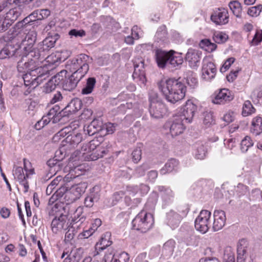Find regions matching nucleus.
<instances>
[{
	"label": "nucleus",
	"mask_w": 262,
	"mask_h": 262,
	"mask_svg": "<svg viewBox=\"0 0 262 262\" xmlns=\"http://www.w3.org/2000/svg\"><path fill=\"white\" fill-rule=\"evenodd\" d=\"M23 60L21 58L18 61L17 70L19 72H26L22 75L24 84L34 89L49 77L50 70L46 64L40 66V61L34 58H29L28 61L24 63Z\"/></svg>",
	"instance_id": "nucleus-1"
},
{
	"label": "nucleus",
	"mask_w": 262,
	"mask_h": 262,
	"mask_svg": "<svg viewBox=\"0 0 262 262\" xmlns=\"http://www.w3.org/2000/svg\"><path fill=\"white\" fill-rule=\"evenodd\" d=\"M26 27L18 28L16 25L11 34L4 35L0 38V43L13 41L16 45L20 43L23 47L24 53L21 59L25 57H31V52L35 49L34 43L36 40L37 33L34 30L27 31Z\"/></svg>",
	"instance_id": "nucleus-2"
},
{
	"label": "nucleus",
	"mask_w": 262,
	"mask_h": 262,
	"mask_svg": "<svg viewBox=\"0 0 262 262\" xmlns=\"http://www.w3.org/2000/svg\"><path fill=\"white\" fill-rule=\"evenodd\" d=\"M158 87L165 99L172 104L185 96L186 86L180 78L162 79L158 82Z\"/></svg>",
	"instance_id": "nucleus-3"
},
{
	"label": "nucleus",
	"mask_w": 262,
	"mask_h": 262,
	"mask_svg": "<svg viewBox=\"0 0 262 262\" xmlns=\"http://www.w3.org/2000/svg\"><path fill=\"white\" fill-rule=\"evenodd\" d=\"M92 58L85 54H80L67 61L66 68L72 74L83 77L89 70V64Z\"/></svg>",
	"instance_id": "nucleus-4"
},
{
	"label": "nucleus",
	"mask_w": 262,
	"mask_h": 262,
	"mask_svg": "<svg viewBox=\"0 0 262 262\" xmlns=\"http://www.w3.org/2000/svg\"><path fill=\"white\" fill-rule=\"evenodd\" d=\"M48 35L42 42L35 47L34 51L31 52V57L38 60L40 63L45 60V56L47 55L49 51L54 47L60 37L56 33H54L53 35L49 33Z\"/></svg>",
	"instance_id": "nucleus-5"
},
{
	"label": "nucleus",
	"mask_w": 262,
	"mask_h": 262,
	"mask_svg": "<svg viewBox=\"0 0 262 262\" xmlns=\"http://www.w3.org/2000/svg\"><path fill=\"white\" fill-rule=\"evenodd\" d=\"M189 211V208L187 205L179 207L177 211L170 210L166 214V224L172 229L177 228L182 220L187 216Z\"/></svg>",
	"instance_id": "nucleus-6"
},
{
	"label": "nucleus",
	"mask_w": 262,
	"mask_h": 262,
	"mask_svg": "<svg viewBox=\"0 0 262 262\" xmlns=\"http://www.w3.org/2000/svg\"><path fill=\"white\" fill-rule=\"evenodd\" d=\"M154 223L152 214L145 211H141L132 221L133 228L142 233H145L150 230Z\"/></svg>",
	"instance_id": "nucleus-7"
},
{
	"label": "nucleus",
	"mask_w": 262,
	"mask_h": 262,
	"mask_svg": "<svg viewBox=\"0 0 262 262\" xmlns=\"http://www.w3.org/2000/svg\"><path fill=\"white\" fill-rule=\"evenodd\" d=\"M5 47L0 51V59H10L14 62H18L17 59L21 56L19 45H14L13 41L6 42Z\"/></svg>",
	"instance_id": "nucleus-8"
},
{
	"label": "nucleus",
	"mask_w": 262,
	"mask_h": 262,
	"mask_svg": "<svg viewBox=\"0 0 262 262\" xmlns=\"http://www.w3.org/2000/svg\"><path fill=\"white\" fill-rule=\"evenodd\" d=\"M134 71L132 77L134 80L139 85H145L146 82L144 60L142 57L136 58L134 61Z\"/></svg>",
	"instance_id": "nucleus-9"
},
{
	"label": "nucleus",
	"mask_w": 262,
	"mask_h": 262,
	"mask_svg": "<svg viewBox=\"0 0 262 262\" xmlns=\"http://www.w3.org/2000/svg\"><path fill=\"white\" fill-rule=\"evenodd\" d=\"M216 72L217 69L212 58L209 57L204 58L202 61V78L206 81H210L215 78Z\"/></svg>",
	"instance_id": "nucleus-10"
},
{
	"label": "nucleus",
	"mask_w": 262,
	"mask_h": 262,
	"mask_svg": "<svg viewBox=\"0 0 262 262\" xmlns=\"http://www.w3.org/2000/svg\"><path fill=\"white\" fill-rule=\"evenodd\" d=\"M211 212L204 210L201 211L199 215L196 217L194 222L195 229L202 232L205 233L209 228V219L211 216Z\"/></svg>",
	"instance_id": "nucleus-11"
},
{
	"label": "nucleus",
	"mask_w": 262,
	"mask_h": 262,
	"mask_svg": "<svg viewBox=\"0 0 262 262\" xmlns=\"http://www.w3.org/2000/svg\"><path fill=\"white\" fill-rule=\"evenodd\" d=\"M202 52L199 50L189 48L185 56L188 66L193 69H196L200 66Z\"/></svg>",
	"instance_id": "nucleus-12"
},
{
	"label": "nucleus",
	"mask_w": 262,
	"mask_h": 262,
	"mask_svg": "<svg viewBox=\"0 0 262 262\" xmlns=\"http://www.w3.org/2000/svg\"><path fill=\"white\" fill-rule=\"evenodd\" d=\"M196 110L197 106L191 100H187L181 108V115L178 117L183 118L185 122L190 123Z\"/></svg>",
	"instance_id": "nucleus-13"
},
{
	"label": "nucleus",
	"mask_w": 262,
	"mask_h": 262,
	"mask_svg": "<svg viewBox=\"0 0 262 262\" xmlns=\"http://www.w3.org/2000/svg\"><path fill=\"white\" fill-rule=\"evenodd\" d=\"M68 216L61 212L59 217L56 216L52 221L51 228L52 231L55 233L67 230L69 227V223L67 222Z\"/></svg>",
	"instance_id": "nucleus-14"
},
{
	"label": "nucleus",
	"mask_w": 262,
	"mask_h": 262,
	"mask_svg": "<svg viewBox=\"0 0 262 262\" xmlns=\"http://www.w3.org/2000/svg\"><path fill=\"white\" fill-rule=\"evenodd\" d=\"M111 236V233L110 232H106L102 235L100 241L96 243L95 246V249L92 253L93 257L99 255L100 252L112 244V241L110 240Z\"/></svg>",
	"instance_id": "nucleus-15"
},
{
	"label": "nucleus",
	"mask_w": 262,
	"mask_h": 262,
	"mask_svg": "<svg viewBox=\"0 0 262 262\" xmlns=\"http://www.w3.org/2000/svg\"><path fill=\"white\" fill-rule=\"evenodd\" d=\"M210 19L216 25H225L229 21L228 12L225 8H219L213 12Z\"/></svg>",
	"instance_id": "nucleus-16"
},
{
	"label": "nucleus",
	"mask_w": 262,
	"mask_h": 262,
	"mask_svg": "<svg viewBox=\"0 0 262 262\" xmlns=\"http://www.w3.org/2000/svg\"><path fill=\"white\" fill-rule=\"evenodd\" d=\"M82 106V102L80 99L78 98L73 99L61 111V114L64 117H69L80 110Z\"/></svg>",
	"instance_id": "nucleus-17"
},
{
	"label": "nucleus",
	"mask_w": 262,
	"mask_h": 262,
	"mask_svg": "<svg viewBox=\"0 0 262 262\" xmlns=\"http://www.w3.org/2000/svg\"><path fill=\"white\" fill-rule=\"evenodd\" d=\"M166 127L169 128L170 133L172 137L177 136L182 134L185 128L184 121L183 118L177 117L171 123H167Z\"/></svg>",
	"instance_id": "nucleus-18"
},
{
	"label": "nucleus",
	"mask_w": 262,
	"mask_h": 262,
	"mask_svg": "<svg viewBox=\"0 0 262 262\" xmlns=\"http://www.w3.org/2000/svg\"><path fill=\"white\" fill-rule=\"evenodd\" d=\"M167 107L164 103H157L150 104L149 112L150 116L154 119L163 118L166 114Z\"/></svg>",
	"instance_id": "nucleus-19"
},
{
	"label": "nucleus",
	"mask_w": 262,
	"mask_h": 262,
	"mask_svg": "<svg viewBox=\"0 0 262 262\" xmlns=\"http://www.w3.org/2000/svg\"><path fill=\"white\" fill-rule=\"evenodd\" d=\"M233 98L234 95L229 90L223 89L215 96L212 102L215 104H225L232 100Z\"/></svg>",
	"instance_id": "nucleus-20"
},
{
	"label": "nucleus",
	"mask_w": 262,
	"mask_h": 262,
	"mask_svg": "<svg viewBox=\"0 0 262 262\" xmlns=\"http://www.w3.org/2000/svg\"><path fill=\"white\" fill-rule=\"evenodd\" d=\"M213 217V230L214 231H219L225 225L226 221L225 212L223 210H216L214 211Z\"/></svg>",
	"instance_id": "nucleus-21"
},
{
	"label": "nucleus",
	"mask_w": 262,
	"mask_h": 262,
	"mask_svg": "<svg viewBox=\"0 0 262 262\" xmlns=\"http://www.w3.org/2000/svg\"><path fill=\"white\" fill-rule=\"evenodd\" d=\"M65 155V154L63 155L61 150L56 151L55 157L47 161V164L48 166L54 169V171L60 170L63 166L61 161L64 158Z\"/></svg>",
	"instance_id": "nucleus-22"
},
{
	"label": "nucleus",
	"mask_w": 262,
	"mask_h": 262,
	"mask_svg": "<svg viewBox=\"0 0 262 262\" xmlns=\"http://www.w3.org/2000/svg\"><path fill=\"white\" fill-rule=\"evenodd\" d=\"M149 190V188L147 185L141 184L139 187L137 186L127 187L126 192H128V195H134L139 193L140 195H145L147 194ZM116 193H117L118 195H127L126 193H124L122 191L117 192Z\"/></svg>",
	"instance_id": "nucleus-23"
},
{
	"label": "nucleus",
	"mask_w": 262,
	"mask_h": 262,
	"mask_svg": "<svg viewBox=\"0 0 262 262\" xmlns=\"http://www.w3.org/2000/svg\"><path fill=\"white\" fill-rule=\"evenodd\" d=\"M169 51L157 49L155 51V57L159 68L164 69L168 66Z\"/></svg>",
	"instance_id": "nucleus-24"
},
{
	"label": "nucleus",
	"mask_w": 262,
	"mask_h": 262,
	"mask_svg": "<svg viewBox=\"0 0 262 262\" xmlns=\"http://www.w3.org/2000/svg\"><path fill=\"white\" fill-rule=\"evenodd\" d=\"M13 174L15 179H17L19 182L23 185V191L27 192L29 189L28 183L26 181L29 178L27 177V174L24 172L23 168L21 167H17L13 170Z\"/></svg>",
	"instance_id": "nucleus-25"
},
{
	"label": "nucleus",
	"mask_w": 262,
	"mask_h": 262,
	"mask_svg": "<svg viewBox=\"0 0 262 262\" xmlns=\"http://www.w3.org/2000/svg\"><path fill=\"white\" fill-rule=\"evenodd\" d=\"M247 247L248 243L246 239H242L239 241L237 247L236 262H245V259L247 256Z\"/></svg>",
	"instance_id": "nucleus-26"
},
{
	"label": "nucleus",
	"mask_w": 262,
	"mask_h": 262,
	"mask_svg": "<svg viewBox=\"0 0 262 262\" xmlns=\"http://www.w3.org/2000/svg\"><path fill=\"white\" fill-rule=\"evenodd\" d=\"M87 214L84 212V207H78L73 213L71 216V223L80 224L83 223L86 220Z\"/></svg>",
	"instance_id": "nucleus-27"
},
{
	"label": "nucleus",
	"mask_w": 262,
	"mask_h": 262,
	"mask_svg": "<svg viewBox=\"0 0 262 262\" xmlns=\"http://www.w3.org/2000/svg\"><path fill=\"white\" fill-rule=\"evenodd\" d=\"M169 58L168 61V65H171L172 67L175 68L181 65L183 62V57L181 53L176 52L173 50L169 51Z\"/></svg>",
	"instance_id": "nucleus-28"
},
{
	"label": "nucleus",
	"mask_w": 262,
	"mask_h": 262,
	"mask_svg": "<svg viewBox=\"0 0 262 262\" xmlns=\"http://www.w3.org/2000/svg\"><path fill=\"white\" fill-rule=\"evenodd\" d=\"M76 74H72L69 77L68 80H67L66 82H64L63 84L64 90L71 91L77 86L78 83L83 77H81Z\"/></svg>",
	"instance_id": "nucleus-29"
},
{
	"label": "nucleus",
	"mask_w": 262,
	"mask_h": 262,
	"mask_svg": "<svg viewBox=\"0 0 262 262\" xmlns=\"http://www.w3.org/2000/svg\"><path fill=\"white\" fill-rule=\"evenodd\" d=\"M47 117L52 120L53 123H56L64 117L61 114V111L59 105H55L51 108L47 114Z\"/></svg>",
	"instance_id": "nucleus-30"
},
{
	"label": "nucleus",
	"mask_w": 262,
	"mask_h": 262,
	"mask_svg": "<svg viewBox=\"0 0 262 262\" xmlns=\"http://www.w3.org/2000/svg\"><path fill=\"white\" fill-rule=\"evenodd\" d=\"M39 20L38 17V11H34L31 14L26 17L21 21H18L16 24V27L20 28L23 27H27V25H31V23Z\"/></svg>",
	"instance_id": "nucleus-31"
},
{
	"label": "nucleus",
	"mask_w": 262,
	"mask_h": 262,
	"mask_svg": "<svg viewBox=\"0 0 262 262\" xmlns=\"http://www.w3.org/2000/svg\"><path fill=\"white\" fill-rule=\"evenodd\" d=\"M108 150L104 146L98 147L96 150L89 155L87 157L88 161H95L99 158H102L108 154Z\"/></svg>",
	"instance_id": "nucleus-32"
},
{
	"label": "nucleus",
	"mask_w": 262,
	"mask_h": 262,
	"mask_svg": "<svg viewBox=\"0 0 262 262\" xmlns=\"http://www.w3.org/2000/svg\"><path fill=\"white\" fill-rule=\"evenodd\" d=\"M198 186L202 187L204 193H207L213 186V182L211 180L201 179L193 184V188H196Z\"/></svg>",
	"instance_id": "nucleus-33"
},
{
	"label": "nucleus",
	"mask_w": 262,
	"mask_h": 262,
	"mask_svg": "<svg viewBox=\"0 0 262 262\" xmlns=\"http://www.w3.org/2000/svg\"><path fill=\"white\" fill-rule=\"evenodd\" d=\"M82 140V136L80 133H73L69 135L65 139L66 142L72 147L77 146Z\"/></svg>",
	"instance_id": "nucleus-34"
},
{
	"label": "nucleus",
	"mask_w": 262,
	"mask_h": 262,
	"mask_svg": "<svg viewBox=\"0 0 262 262\" xmlns=\"http://www.w3.org/2000/svg\"><path fill=\"white\" fill-rule=\"evenodd\" d=\"M176 242L173 239H169L164 243L161 250L162 255L169 257L173 252Z\"/></svg>",
	"instance_id": "nucleus-35"
},
{
	"label": "nucleus",
	"mask_w": 262,
	"mask_h": 262,
	"mask_svg": "<svg viewBox=\"0 0 262 262\" xmlns=\"http://www.w3.org/2000/svg\"><path fill=\"white\" fill-rule=\"evenodd\" d=\"M179 166V161L175 159L169 160L165 164L164 167L160 170L162 174L176 170Z\"/></svg>",
	"instance_id": "nucleus-36"
},
{
	"label": "nucleus",
	"mask_w": 262,
	"mask_h": 262,
	"mask_svg": "<svg viewBox=\"0 0 262 262\" xmlns=\"http://www.w3.org/2000/svg\"><path fill=\"white\" fill-rule=\"evenodd\" d=\"M195 157L198 159H204L207 155V150L202 142H196L194 145Z\"/></svg>",
	"instance_id": "nucleus-37"
},
{
	"label": "nucleus",
	"mask_w": 262,
	"mask_h": 262,
	"mask_svg": "<svg viewBox=\"0 0 262 262\" xmlns=\"http://www.w3.org/2000/svg\"><path fill=\"white\" fill-rule=\"evenodd\" d=\"M250 130L255 136L262 133V118L260 117L257 116L253 118Z\"/></svg>",
	"instance_id": "nucleus-38"
},
{
	"label": "nucleus",
	"mask_w": 262,
	"mask_h": 262,
	"mask_svg": "<svg viewBox=\"0 0 262 262\" xmlns=\"http://www.w3.org/2000/svg\"><path fill=\"white\" fill-rule=\"evenodd\" d=\"M69 203L66 202V198H59L58 200H57V202L52 207V209L55 212L63 210L66 213L69 211Z\"/></svg>",
	"instance_id": "nucleus-39"
},
{
	"label": "nucleus",
	"mask_w": 262,
	"mask_h": 262,
	"mask_svg": "<svg viewBox=\"0 0 262 262\" xmlns=\"http://www.w3.org/2000/svg\"><path fill=\"white\" fill-rule=\"evenodd\" d=\"M96 82V79L94 77L86 79V84L82 89L81 93L85 95L91 94L94 89Z\"/></svg>",
	"instance_id": "nucleus-40"
},
{
	"label": "nucleus",
	"mask_w": 262,
	"mask_h": 262,
	"mask_svg": "<svg viewBox=\"0 0 262 262\" xmlns=\"http://www.w3.org/2000/svg\"><path fill=\"white\" fill-rule=\"evenodd\" d=\"M66 57H61V53L57 52L55 54H51L48 55L47 57L45 56V60H46L47 62L49 64L57 65L60 62L64 61Z\"/></svg>",
	"instance_id": "nucleus-41"
},
{
	"label": "nucleus",
	"mask_w": 262,
	"mask_h": 262,
	"mask_svg": "<svg viewBox=\"0 0 262 262\" xmlns=\"http://www.w3.org/2000/svg\"><path fill=\"white\" fill-rule=\"evenodd\" d=\"M155 38L157 42H165L167 40V33L165 26H162L158 29Z\"/></svg>",
	"instance_id": "nucleus-42"
},
{
	"label": "nucleus",
	"mask_w": 262,
	"mask_h": 262,
	"mask_svg": "<svg viewBox=\"0 0 262 262\" xmlns=\"http://www.w3.org/2000/svg\"><path fill=\"white\" fill-rule=\"evenodd\" d=\"M67 70H61L60 72L58 73L56 75L52 78L54 81V82L58 85L63 84L67 80Z\"/></svg>",
	"instance_id": "nucleus-43"
},
{
	"label": "nucleus",
	"mask_w": 262,
	"mask_h": 262,
	"mask_svg": "<svg viewBox=\"0 0 262 262\" xmlns=\"http://www.w3.org/2000/svg\"><path fill=\"white\" fill-rule=\"evenodd\" d=\"M20 15V12L19 9L15 8L9 10V11L6 13V15L5 18L12 24L17 20Z\"/></svg>",
	"instance_id": "nucleus-44"
},
{
	"label": "nucleus",
	"mask_w": 262,
	"mask_h": 262,
	"mask_svg": "<svg viewBox=\"0 0 262 262\" xmlns=\"http://www.w3.org/2000/svg\"><path fill=\"white\" fill-rule=\"evenodd\" d=\"M229 7L234 15L237 17H241L242 6L238 1L231 2L229 4Z\"/></svg>",
	"instance_id": "nucleus-45"
},
{
	"label": "nucleus",
	"mask_w": 262,
	"mask_h": 262,
	"mask_svg": "<svg viewBox=\"0 0 262 262\" xmlns=\"http://www.w3.org/2000/svg\"><path fill=\"white\" fill-rule=\"evenodd\" d=\"M229 38L228 35L223 32H215L213 35V39L215 43L221 44L225 43Z\"/></svg>",
	"instance_id": "nucleus-46"
},
{
	"label": "nucleus",
	"mask_w": 262,
	"mask_h": 262,
	"mask_svg": "<svg viewBox=\"0 0 262 262\" xmlns=\"http://www.w3.org/2000/svg\"><path fill=\"white\" fill-rule=\"evenodd\" d=\"M255 110L249 100L245 101L243 106L242 115L243 116H249L254 113Z\"/></svg>",
	"instance_id": "nucleus-47"
},
{
	"label": "nucleus",
	"mask_w": 262,
	"mask_h": 262,
	"mask_svg": "<svg viewBox=\"0 0 262 262\" xmlns=\"http://www.w3.org/2000/svg\"><path fill=\"white\" fill-rule=\"evenodd\" d=\"M253 142L251 138L249 136H246L241 143V149L243 152H246L248 151L249 147L252 146Z\"/></svg>",
	"instance_id": "nucleus-48"
},
{
	"label": "nucleus",
	"mask_w": 262,
	"mask_h": 262,
	"mask_svg": "<svg viewBox=\"0 0 262 262\" xmlns=\"http://www.w3.org/2000/svg\"><path fill=\"white\" fill-rule=\"evenodd\" d=\"M234 190L235 191V194L238 196L249 194L248 187L241 183H239L236 187H234Z\"/></svg>",
	"instance_id": "nucleus-49"
},
{
	"label": "nucleus",
	"mask_w": 262,
	"mask_h": 262,
	"mask_svg": "<svg viewBox=\"0 0 262 262\" xmlns=\"http://www.w3.org/2000/svg\"><path fill=\"white\" fill-rule=\"evenodd\" d=\"M203 123L206 127H209L215 123L211 112H206L204 113Z\"/></svg>",
	"instance_id": "nucleus-50"
},
{
	"label": "nucleus",
	"mask_w": 262,
	"mask_h": 262,
	"mask_svg": "<svg viewBox=\"0 0 262 262\" xmlns=\"http://www.w3.org/2000/svg\"><path fill=\"white\" fill-rule=\"evenodd\" d=\"M148 99L150 102V104L157 103H163L162 99L159 97L158 93L153 91H151L149 93Z\"/></svg>",
	"instance_id": "nucleus-51"
},
{
	"label": "nucleus",
	"mask_w": 262,
	"mask_h": 262,
	"mask_svg": "<svg viewBox=\"0 0 262 262\" xmlns=\"http://www.w3.org/2000/svg\"><path fill=\"white\" fill-rule=\"evenodd\" d=\"M24 168L27 178H29L30 176L34 173V169L32 168L31 163L26 159H24Z\"/></svg>",
	"instance_id": "nucleus-52"
},
{
	"label": "nucleus",
	"mask_w": 262,
	"mask_h": 262,
	"mask_svg": "<svg viewBox=\"0 0 262 262\" xmlns=\"http://www.w3.org/2000/svg\"><path fill=\"white\" fill-rule=\"evenodd\" d=\"M262 6L259 5L257 6L252 7L249 8L247 13L252 17H256L259 15L261 11Z\"/></svg>",
	"instance_id": "nucleus-53"
},
{
	"label": "nucleus",
	"mask_w": 262,
	"mask_h": 262,
	"mask_svg": "<svg viewBox=\"0 0 262 262\" xmlns=\"http://www.w3.org/2000/svg\"><path fill=\"white\" fill-rule=\"evenodd\" d=\"M102 139V137H100L99 139V138H96L88 143L90 149L92 152L95 151L98 147L101 146H99V144H100Z\"/></svg>",
	"instance_id": "nucleus-54"
},
{
	"label": "nucleus",
	"mask_w": 262,
	"mask_h": 262,
	"mask_svg": "<svg viewBox=\"0 0 262 262\" xmlns=\"http://www.w3.org/2000/svg\"><path fill=\"white\" fill-rule=\"evenodd\" d=\"M69 128L65 127L61 129L58 133H57L53 137V140L55 142H57L61 139V138L64 137L67 135L69 132Z\"/></svg>",
	"instance_id": "nucleus-55"
},
{
	"label": "nucleus",
	"mask_w": 262,
	"mask_h": 262,
	"mask_svg": "<svg viewBox=\"0 0 262 262\" xmlns=\"http://www.w3.org/2000/svg\"><path fill=\"white\" fill-rule=\"evenodd\" d=\"M102 262H119V259L117 260L115 258V254L113 251L111 250V251H108L107 253H105L104 256V257L102 259Z\"/></svg>",
	"instance_id": "nucleus-56"
},
{
	"label": "nucleus",
	"mask_w": 262,
	"mask_h": 262,
	"mask_svg": "<svg viewBox=\"0 0 262 262\" xmlns=\"http://www.w3.org/2000/svg\"><path fill=\"white\" fill-rule=\"evenodd\" d=\"M94 123H90L87 125H84L83 130L85 134H88L89 136H93L97 133V130L94 128Z\"/></svg>",
	"instance_id": "nucleus-57"
},
{
	"label": "nucleus",
	"mask_w": 262,
	"mask_h": 262,
	"mask_svg": "<svg viewBox=\"0 0 262 262\" xmlns=\"http://www.w3.org/2000/svg\"><path fill=\"white\" fill-rule=\"evenodd\" d=\"M132 155L133 161L136 163H138L141 159L142 152L140 147L135 148Z\"/></svg>",
	"instance_id": "nucleus-58"
},
{
	"label": "nucleus",
	"mask_w": 262,
	"mask_h": 262,
	"mask_svg": "<svg viewBox=\"0 0 262 262\" xmlns=\"http://www.w3.org/2000/svg\"><path fill=\"white\" fill-rule=\"evenodd\" d=\"M158 191H159V193L157 194L158 195L172 196L174 194L172 191L170 189L168 188H165L164 186H159Z\"/></svg>",
	"instance_id": "nucleus-59"
},
{
	"label": "nucleus",
	"mask_w": 262,
	"mask_h": 262,
	"mask_svg": "<svg viewBox=\"0 0 262 262\" xmlns=\"http://www.w3.org/2000/svg\"><path fill=\"white\" fill-rule=\"evenodd\" d=\"M57 86H58V85L56 84V83L54 82V81L51 78L46 84L45 86V92L47 93H49L54 90Z\"/></svg>",
	"instance_id": "nucleus-60"
},
{
	"label": "nucleus",
	"mask_w": 262,
	"mask_h": 262,
	"mask_svg": "<svg viewBox=\"0 0 262 262\" xmlns=\"http://www.w3.org/2000/svg\"><path fill=\"white\" fill-rule=\"evenodd\" d=\"M131 35L135 37V39L137 40L143 36V33L140 28L135 25L132 29Z\"/></svg>",
	"instance_id": "nucleus-61"
},
{
	"label": "nucleus",
	"mask_w": 262,
	"mask_h": 262,
	"mask_svg": "<svg viewBox=\"0 0 262 262\" xmlns=\"http://www.w3.org/2000/svg\"><path fill=\"white\" fill-rule=\"evenodd\" d=\"M234 61L235 58L233 57H231L227 59L222 67L220 68V72L222 73L225 72L230 68Z\"/></svg>",
	"instance_id": "nucleus-62"
},
{
	"label": "nucleus",
	"mask_w": 262,
	"mask_h": 262,
	"mask_svg": "<svg viewBox=\"0 0 262 262\" xmlns=\"http://www.w3.org/2000/svg\"><path fill=\"white\" fill-rule=\"evenodd\" d=\"M12 24L5 18L2 19L0 18V32L6 31Z\"/></svg>",
	"instance_id": "nucleus-63"
},
{
	"label": "nucleus",
	"mask_w": 262,
	"mask_h": 262,
	"mask_svg": "<svg viewBox=\"0 0 262 262\" xmlns=\"http://www.w3.org/2000/svg\"><path fill=\"white\" fill-rule=\"evenodd\" d=\"M262 41V31H257L251 43L254 46L258 45Z\"/></svg>",
	"instance_id": "nucleus-64"
}]
</instances>
